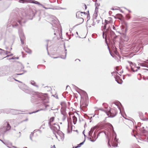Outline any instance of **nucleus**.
Wrapping results in <instances>:
<instances>
[{
  "instance_id": "33",
  "label": "nucleus",
  "mask_w": 148,
  "mask_h": 148,
  "mask_svg": "<svg viewBox=\"0 0 148 148\" xmlns=\"http://www.w3.org/2000/svg\"><path fill=\"white\" fill-rule=\"evenodd\" d=\"M60 9H62V10H66V9L65 8H60Z\"/></svg>"
},
{
  "instance_id": "22",
  "label": "nucleus",
  "mask_w": 148,
  "mask_h": 148,
  "mask_svg": "<svg viewBox=\"0 0 148 148\" xmlns=\"http://www.w3.org/2000/svg\"><path fill=\"white\" fill-rule=\"evenodd\" d=\"M97 13L96 12L95 13H94L93 14V22L94 21H95V20H96L97 19Z\"/></svg>"
},
{
  "instance_id": "43",
  "label": "nucleus",
  "mask_w": 148,
  "mask_h": 148,
  "mask_svg": "<svg viewBox=\"0 0 148 148\" xmlns=\"http://www.w3.org/2000/svg\"><path fill=\"white\" fill-rule=\"evenodd\" d=\"M21 85L23 86L24 87H25V85L22 84H21Z\"/></svg>"
},
{
  "instance_id": "52",
  "label": "nucleus",
  "mask_w": 148,
  "mask_h": 148,
  "mask_svg": "<svg viewBox=\"0 0 148 148\" xmlns=\"http://www.w3.org/2000/svg\"><path fill=\"white\" fill-rule=\"evenodd\" d=\"M121 73H123V72L122 71L121 72H120V73H121Z\"/></svg>"
},
{
  "instance_id": "61",
  "label": "nucleus",
  "mask_w": 148,
  "mask_h": 148,
  "mask_svg": "<svg viewBox=\"0 0 148 148\" xmlns=\"http://www.w3.org/2000/svg\"><path fill=\"white\" fill-rule=\"evenodd\" d=\"M61 38V39H62L63 38Z\"/></svg>"
},
{
  "instance_id": "12",
  "label": "nucleus",
  "mask_w": 148,
  "mask_h": 148,
  "mask_svg": "<svg viewBox=\"0 0 148 148\" xmlns=\"http://www.w3.org/2000/svg\"><path fill=\"white\" fill-rule=\"evenodd\" d=\"M76 17L79 18L81 19V21H82V23L83 22L84 19L81 17L82 16L81 12H77L76 13Z\"/></svg>"
},
{
  "instance_id": "25",
  "label": "nucleus",
  "mask_w": 148,
  "mask_h": 148,
  "mask_svg": "<svg viewBox=\"0 0 148 148\" xmlns=\"http://www.w3.org/2000/svg\"><path fill=\"white\" fill-rule=\"evenodd\" d=\"M24 49L25 51L28 53H32L31 50L29 49H28L24 48Z\"/></svg>"
},
{
  "instance_id": "13",
  "label": "nucleus",
  "mask_w": 148,
  "mask_h": 148,
  "mask_svg": "<svg viewBox=\"0 0 148 148\" xmlns=\"http://www.w3.org/2000/svg\"><path fill=\"white\" fill-rule=\"evenodd\" d=\"M134 120L133 119L130 120L129 119H127L126 122L129 125H134Z\"/></svg>"
},
{
  "instance_id": "32",
  "label": "nucleus",
  "mask_w": 148,
  "mask_h": 148,
  "mask_svg": "<svg viewBox=\"0 0 148 148\" xmlns=\"http://www.w3.org/2000/svg\"><path fill=\"white\" fill-rule=\"evenodd\" d=\"M87 18L88 19L87 21H88L89 20V19L90 18V17L89 14H88L87 15Z\"/></svg>"
},
{
  "instance_id": "23",
  "label": "nucleus",
  "mask_w": 148,
  "mask_h": 148,
  "mask_svg": "<svg viewBox=\"0 0 148 148\" xmlns=\"http://www.w3.org/2000/svg\"><path fill=\"white\" fill-rule=\"evenodd\" d=\"M96 128V127H94L92 128L90 130L89 132V136H90V135H92V134L94 130V129Z\"/></svg>"
},
{
  "instance_id": "5",
  "label": "nucleus",
  "mask_w": 148,
  "mask_h": 148,
  "mask_svg": "<svg viewBox=\"0 0 148 148\" xmlns=\"http://www.w3.org/2000/svg\"><path fill=\"white\" fill-rule=\"evenodd\" d=\"M60 104L61 106V112L63 116V119L64 120L66 119L67 116V115L65 111V109L66 107V103L64 101L62 102Z\"/></svg>"
},
{
  "instance_id": "10",
  "label": "nucleus",
  "mask_w": 148,
  "mask_h": 148,
  "mask_svg": "<svg viewBox=\"0 0 148 148\" xmlns=\"http://www.w3.org/2000/svg\"><path fill=\"white\" fill-rule=\"evenodd\" d=\"M130 66L133 72H135L137 71V70L140 68L139 66H136L135 64H134L132 62L130 63Z\"/></svg>"
},
{
  "instance_id": "26",
  "label": "nucleus",
  "mask_w": 148,
  "mask_h": 148,
  "mask_svg": "<svg viewBox=\"0 0 148 148\" xmlns=\"http://www.w3.org/2000/svg\"><path fill=\"white\" fill-rule=\"evenodd\" d=\"M11 128V127L10 126L9 124V123H7V126L6 127V130H8L10 129Z\"/></svg>"
},
{
  "instance_id": "19",
  "label": "nucleus",
  "mask_w": 148,
  "mask_h": 148,
  "mask_svg": "<svg viewBox=\"0 0 148 148\" xmlns=\"http://www.w3.org/2000/svg\"><path fill=\"white\" fill-rule=\"evenodd\" d=\"M122 26H121L122 27H127V23L125 21H123L122 22Z\"/></svg>"
},
{
  "instance_id": "8",
  "label": "nucleus",
  "mask_w": 148,
  "mask_h": 148,
  "mask_svg": "<svg viewBox=\"0 0 148 148\" xmlns=\"http://www.w3.org/2000/svg\"><path fill=\"white\" fill-rule=\"evenodd\" d=\"M50 128L52 130H54L56 132L59 131L60 129V127L59 125L56 123H54L53 125L50 126Z\"/></svg>"
},
{
  "instance_id": "7",
  "label": "nucleus",
  "mask_w": 148,
  "mask_h": 148,
  "mask_svg": "<svg viewBox=\"0 0 148 148\" xmlns=\"http://www.w3.org/2000/svg\"><path fill=\"white\" fill-rule=\"evenodd\" d=\"M112 132L113 136L111 140L112 145L113 147H116L117 146L118 140L116 138V135L114 130Z\"/></svg>"
},
{
  "instance_id": "35",
  "label": "nucleus",
  "mask_w": 148,
  "mask_h": 148,
  "mask_svg": "<svg viewBox=\"0 0 148 148\" xmlns=\"http://www.w3.org/2000/svg\"><path fill=\"white\" fill-rule=\"evenodd\" d=\"M66 53H65V56L64 57H61V58H63V59H64L66 58Z\"/></svg>"
},
{
  "instance_id": "50",
  "label": "nucleus",
  "mask_w": 148,
  "mask_h": 148,
  "mask_svg": "<svg viewBox=\"0 0 148 148\" xmlns=\"http://www.w3.org/2000/svg\"><path fill=\"white\" fill-rule=\"evenodd\" d=\"M1 140L4 144V143L3 142V141L2 140Z\"/></svg>"
},
{
  "instance_id": "31",
  "label": "nucleus",
  "mask_w": 148,
  "mask_h": 148,
  "mask_svg": "<svg viewBox=\"0 0 148 148\" xmlns=\"http://www.w3.org/2000/svg\"><path fill=\"white\" fill-rule=\"evenodd\" d=\"M118 73V74H119V75H120V74H119V72H113L112 73V74H113V75H115V74H116Z\"/></svg>"
},
{
  "instance_id": "30",
  "label": "nucleus",
  "mask_w": 148,
  "mask_h": 148,
  "mask_svg": "<svg viewBox=\"0 0 148 148\" xmlns=\"http://www.w3.org/2000/svg\"><path fill=\"white\" fill-rule=\"evenodd\" d=\"M41 95H40L39 94H38L37 93H36L35 96L34 97H41L40 96Z\"/></svg>"
},
{
  "instance_id": "51",
  "label": "nucleus",
  "mask_w": 148,
  "mask_h": 148,
  "mask_svg": "<svg viewBox=\"0 0 148 148\" xmlns=\"http://www.w3.org/2000/svg\"><path fill=\"white\" fill-rule=\"evenodd\" d=\"M113 29H114L115 27L114 26H113Z\"/></svg>"
},
{
  "instance_id": "1",
  "label": "nucleus",
  "mask_w": 148,
  "mask_h": 148,
  "mask_svg": "<svg viewBox=\"0 0 148 148\" xmlns=\"http://www.w3.org/2000/svg\"><path fill=\"white\" fill-rule=\"evenodd\" d=\"M18 23L21 26L22 25V23H25L23 19L21 18V19H16L15 18H12L8 19V24L7 25V32L11 33L12 32L13 28H16L18 25Z\"/></svg>"
},
{
  "instance_id": "41",
  "label": "nucleus",
  "mask_w": 148,
  "mask_h": 148,
  "mask_svg": "<svg viewBox=\"0 0 148 148\" xmlns=\"http://www.w3.org/2000/svg\"><path fill=\"white\" fill-rule=\"evenodd\" d=\"M111 10H116V9H115L114 8H112L111 9Z\"/></svg>"
},
{
  "instance_id": "2",
  "label": "nucleus",
  "mask_w": 148,
  "mask_h": 148,
  "mask_svg": "<svg viewBox=\"0 0 148 148\" xmlns=\"http://www.w3.org/2000/svg\"><path fill=\"white\" fill-rule=\"evenodd\" d=\"M80 95L81 96L80 108L83 109L88 106V97L87 93L84 91H82Z\"/></svg>"
},
{
  "instance_id": "16",
  "label": "nucleus",
  "mask_w": 148,
  "mask_h": 148,
  "mask_svg": "<svg viewBox=\"0 0 148 148\" xmlns=\"http://www.w3.org/2000/svg\"><path fill=\"white\" fill-rule=\"evenodd\" d=\"M55 122L54 120V118L53 117H51L49 119V125L50 126L53 125V124Z\"/></svg>"
},
{
  "instance_id": "15",
  "label": "nucleus",
  "mask_w": 148,
  "mask_h": 148,
  "mask_svg": "<svg viewBox=\"0 0 148 148\" xmlns=\"http://www.w3.org/2000/svg\"><path fill=\"white\" fill-rule=\"evenodd\" d=\"M18 33L19 37H24V34L23 30L21 29H20L18 30Z\"/></svg>"
},
{
  "instance_id": "55",
  "label": "nucleus",
  "mask_w": 148,
  "mask_h": 148,
  "mask_svg": "<svg viewBox=\"0 0 148 148\" xmlns=\"http://www.w3.org/2000/svg\"><path fill=\"white\" fill-rule=\"evenodd\" d=\"M69 87V86H66V88H67V87Z\"/></svg>"
},
{
  "instance_id": "40",
  "label": "nucleus",
  "mask_w": 148,
  "mask_h": 148,
  "mask_svg": "<svg viewBox=\"0 0 148 148\" xmlns=\"http://www.w3.org/2000/svg\"><path fill=\"white\" fill-rule=\"evenodd\" d=\"M84 5H85V9L86 10L87 8V6L86 5H85V4H84Z\"/></svg>"
},
{
  "instance_id": "4",
  "label": "nucleus",
  "mask_w": 148,
  "mask_h": 148,
  "mask_svg": "<svg viewBox=\"0 0 148 148\" xmlns=\"http://www.w3.org/2000/svg\"><path fill=\"white\" fill-rule=\"evenodd\" d=\"M105 23L104 26L102 27V30L103 31V37H104V35H105V37H110L109 34V31L108 29H106V25L109 23V22L105 20Z\"/></svg>"
},
{
  "instance_id": "39",
  "label": "nucleus",
  "mask_w": 148,
  "mask_h": 148,
  "mask_svg": "<svg viewBox=\"0 0 148 148\" xmlns=\"http://www.w3.org/2000/svg\"><path fill=\"white\" fill-rule=\"evenodd\" d=\"M43 7L44 8L46 9H51V8H46V7Z\"/></svg>"
},
{
  "instance_id": "29",
  "label": "nucleus",
  "mask_w": 148,
  "mask_h": 148,
  "mask_svg": "<svg viewBox=\"0 0 148 148\" xmlns=\"http://www.w3.org/2000/svg\"><path fill=\"white\" fill-rule=\"evenodd\" d=\"M83 143H84V142H83L81 143L80 144H79V145H78L75 147V148L80 147L81 146V145H82L83 144Z\"/></svg>"
},
{
  "instance_id": "62",
  "label": "nucleus",
  "mask_w": 148,
  "mask_h": 148,
  "mask_svg": "<svg viewBox=\"0 0 148 148\" xmlns=\"http://www.w3.org/2000/svg\"><path fill=\"white\" fill-rule=\"evenodd\" d=\"M65 50L66 51V49H65Z\"/></svg>"
},
{
  "instance_id": "46",
  "label": "nucleus",
  "mask_w": 148,
  "mask_h": 148,
  "mask_svg": "<svg viewBox=\"0 0 148 148\" xmlns=\"http://www.w3.org/2000/svg\"><path fill=\"white\" fill-rule=\"evenodd\" d=\"M12 147L14 148H17L15 147H14V146H12Z\"/></svg>"
},
{
  "instance_id": "47",
  "label": "nucleus",
  "mask_w": 148,
  "mask_h": 148,
  "mask_svg": "<svg viewBox=\"0 0 148 148\" xmlns=\"http://www.w3.org/2000/svg\"><path fill=\"white\" fill-rule=\"evenodd\" d=\"M110 140H109V141H108V145H110V144H109V142L110 141Z\"/></svg>"
},
{
  "instance_id": "17",
  "label": "nucleus",
  "mask_w": 148,
  "mask_h": 148,
  "mask_svg": "<svg viewBox=\"0 0 148 148\" xmlns=\"http://www.w3.org/2000/svg\"><path fill=\"white\" fill-rule=\"evenodd\" d=\"M127 27H121V30L122 31V33L124 35L127 30Z\"/></svg>"
},
{
  "instance_id": "64",
  "label": "nucleus",
  "mask_w": 148,
  "mask_h": 148,
  "mask_svg": "<svg viewBox=\"0 0 148 148\" xmlns=\"http://www.w3.org/2000/svg\"><path fill=\"white\" fill-rule=\"evenodd\" d=\"M1 75V74H0V76Z\"/></svg>"
},
{
  "instance_id": "58",
  "label": "nucleus",
  "mask_w": 148,
  "mask_h": 148,
  "mask_svg": "<svg viewBox=\"0 0 148 148\" xmlns=\"http://www.w3.org/2000/svg\"><path fill=\"white\" fill-rule=\"evenodd\" d=\"M76 33H77V34H78V33H77V32H76Z\"/></svg>"
},
{
  "instance_id": "56",
  "label": "nucleus",
  "mask_w": 148,
  "mask_h": 148,
  "mask_svg": "<svg viewBox=\"0 0 148 148\" xmlns=\"http://www.w3.org/2000/svg\"><path fill=\"white\" fill-rule=\"evenodd\" d=\"M14 59V58H11V59Z\"/></svg>"
},
{
  "instance_id": "28",
  "label": "nucleus",
  "mask_w": 148,
  "mask_h": 148,
  "mask_svg": "<svg viewBox=\"0 0 148 148\" xmlns=\"http://www.w3.org/2000/svg\"><path fill=\"white\" fill-rule=\"evenodd\" d=\"M52 22L55 24L58 23L57 21L55 20H52Z\"/></svg>"
},
{
  "instance_id": "36",
  "label": "nucleus",
  "mask_w": 148,
  "mask_h": 148,
  "mask_svg": "<svg viewBox=\"0 0 148 148\" xmlns=\"http://www.w3.org/2000/svg\"><path fill=\"white\" fill-rule=\"evenodd\" d=\"M81 12L82 13V14H87V13H86V12Z\"/></svg>"
},
{
  "instance_id": "53",
  "label": "nucleus",
  "mask_w": 148,
  "mask_h": 148,
  "mask_svg": "<svg viewBox=\"0 0 148 148\" xmlns=\"http://www.w3.org/2000/svg\"><path fill=\"white\" fill-rule=\"evenodd\" d=\"M22 74H18V75H21Z\"/></svg>"
},
{
  "instance_id": "57",
  "label": "nucleus",
  "mask_w": 148,
  "mask_h": 148,
  "mask_svg": "<svg viewBox=\"0 0 148 148\" xmlns=\"http://www.w3.org/2000/svg\"><path fill=\"white\" fill-rule=\"evenodd\" d=\"M114 37H117V36H115Z\"/></svg>"
},
{
  "instance_id": "14",
  "label": "nucleus",
  "mask_w": 148,
  "mask_h": 148,
  "mask_svg": "<svg viewBox=\"0 0 148 148\" xmlns=\"http://www.w3.org/2000/svg\"><path fill=\"white\" fill-rule=\"evenodd\" d=\"M138 65L148 68V60L144 61L143 63H139Z\"/></svg>"
},
{
  "instance_id": "42",
  "label": "nucleus",
  "mask_w": 148,
  "mask_h": 148,
  "mask_svg": "<svg viewBox=\"0 0 148 148\" xmlns=\"http://www.w3.org/2000/svg\"><path fill=\"white\" fill-rule=\"evenodd\" d=\"M97 9H98V8H97V6L96 7L95 12L96 11V10Z\"/></svg>"
},
{
  "instance_id": "59",
  "label": "nucleus",
  "mask_w": 148,
  "mask_h": 148,
  "mask_svg": "<svg viewBox=\"0 0 148 148\" xmlns=\"http://www.w3.org/2000/svg\"><path fill=\"white\" fill-rule=\"evenodd\" d=\"M24 148H27V147H24Z\"/></svg>"
},
{
  "instance_id": "3",
  "label": "nucleus",
  "mask_w": 148,
  "mask_h": 148,
  "mask_svg": "<svg viewBox=\"0 0 148 148\" xmlns=\"http://www.w3.org/2000/svg\"><path fill=\"white\" fill-rule=\"evenodd\" d=\"M120 104L119 103H115L113 104L112 106L114 107L115 109H112L109 111V112L108 113V116L111 117L114 116L117 114V109L120 110V112H121L119 106Z\"/></svg>"
},
{
  "instance_id": "60",
  "label": "nucleus",
  "mask_w": 148,
  "mask_h": 148,
  "mask_svg": "<svg viewBox=\"0 0 148 148\" xmlns=\"http://www.w3.org/2000/svg\"><path fill=\"white\" fill-rule=\"evenodd\" d=\"M110 11L109 12V13H110Z\"/></svg>"
},
{
  "instance_id": "21",
  "label": "nucleus",
  "mask_w": 148,
  "mask_h": 148,
  "mask_svg": "<svg viewBox=\"0 0 148 148\" xmlns=\"http://www.w3.org/2000/svg\"><path fill=\"white\" fill-rule=\"evenodd\" d=\"M20 40L22 44H25V38H20Z\"/></svg>"
},
{
  "instance_id": "24",
  "label": "nucleus",
  "mask_w": 148,
  "mask_h": 148,
  "mask_svg": "<svg viewBox=\"0 0 148 148\" xmlns=\"http://www.w3.org/2000/svg\"><path fill=\"white\" fill-rule=\"evenodd\" d=\"M31 84L34 86H36L37 87H38V86L36 84V83L34 81H32L31 82Z\"/></svg>"
},
{
  "instance_id": "45",
  "label": "nucleus",
  "mask_w": 148,
  "mask_h": 148,
  "mask_svg": "<svg viewBox=\"0 0 148 148\" xmlns=\"http://www.w3.org/2000/svg\"><path fill=\"white\" fill-rule=\"evenodd\" d=\"M0 51H4L2 49H0Z\"/></svg>"
},
{
  "instance_id": "37",
  "label": "nucleus",
  "mask_w": 148,
  "mask_h": 148,
  "mask_svg": "<svg viewBox=\"0 0 148 148\" xmlns=\"http://www.w3.org/2000/svg\"><path fill=\"white\" fill-rule=\"evenodd\" d=\"M33 136V134H32V133L31 134H30V138L31 139H31V137L32 136Z\"/></svg>"
},
{
  "instance_id": "20",
  "label": "nucleus",
  "mask_w": 148,
  "mask_h": 148,
  "mask_svg": "<svg viewBox=\"0 0 148 148\" xmlns=\"http://www.w3.org/2000/svg\"><path fill=\"white\" fill-rule=\"evenodd\" d=\"M72 119L74 124H75L77 120V118L75 116H73L72 117Z\"/></svg>"
},
{
  "instance_id": "6",
  "label": "nucleus",
  "mask_w": 148,
  "mask_h": 148,
  "mask_svg": "<svg viewBox=\"0 0 148 148\" xmlns=\"http://www.w3.org/2000/svg\"><path fill=\"white\" fill-rule=\"evenodd\" d=\"M54 134L56 138L59 140H63L64 136L63 133L61 131H58L56 132H54Z\"/></svg>"
},
{
  "instance_id": "54",
  "label": "nucleus",
  "mask_w": 148,
  "mask_h": 148,
  "mask_svg": "<svg viewBox=\"0 0 148 148\" xmlns=\"http://www.w3.org/2000/svg\"><path fill=\"white\" fill-rule=\"evenodd\" d=\"M15 80L16 81H18V82H19V81H18V80H17L15 79Z\"/></svg>"
},
{
  "instance_id": "18",
  "label": "nucleus",
  "mask_w": 148,
  "mask_h": 148,
  "mask_svg": "<svg viewBox=\"0 0 148 148\" xmlns=\"http://www.w3.org/2000/svg\"><path fill=\"white\" fill-rule=\"evenodd\" d=\"M115 80L119 84H121L123 82V81L121 79H119V77L117 76L116 77H115Z\"/></svg>"
},
{
  "instance_id": "11",
  "label": "nucleus",
  "mask_w": 148,
  "mask_h": 148,
  "mask_svg": "<svg viewBox=\"0 0 148 148\" xmlns=\"http://www.w3.org/2000/svg\"><path fill=\"white\" fill-rule=\"evenodd\" d=\"M97 135L95 133L93 134V136H92V135H90V136H89V138L90 140L92 142L95 141L98 137Z\"/></svg>"
},
{
  "instance_id": "48",
  "label": "nucleus",
  "mask_w": 148,
  "mask_h": 148,
  "mask_svg": "<svg viewBox=\"0 0 148 148\" xmlns=\"http://www.w3.org/2000/svg\"><path fill=\"white\" fill-rule=\"evenodd\" d=\"M99 20H98V21L97 20V22L98 23H99Z\"/></svg>"
},
{
  "instance_id": "27",
  "label": "nucleus",
  "mask_w": 148,
  "mask_h": 148,
  "mask_svg": "<svg viewBox=\"0 0 148 148\" xmlns=\"http://www.w3.org/2000/svg\"><path fill=\"white\" fill-rule=\"evenodd\" d=\"M126 17L127 19H129L130 18V16L129 14H127L126 15Z\"/></svg>"
},
{
  "instance_id": "9",
  "label": "nucleus",
  "mask_w": 148,
  "mask_h": 148,
  "mask_svg": "<svg viewBox=\"0 0 148 148\" xmlns=\"http://www.w3.org/2000/svg\"><path fill=\"white\" fill-rule=\"evenodd\" d=\"M54 35H55V37L57 36L58 37H62V31L60 30V31L57 29H55L54 30Z\"/></svg>"
},
{
  "instance_id": "49",
  "label": "nucleus",
  "mask_w": 148,
  "mask_h": 148,
  "mask_svg": "<svg viewBox=\"0 0 148 148\" xmlns=\"http://www.w3.org/2000/svg\"><path fill=\"white\" fill-rule=\"evenodd\" d=\"M110 126L111 127H112V128H113V127H112V125H110Z\"/></svg>"
},
{
  "instance_id": "34",
  "label": "nucleus",
  "mask_w": 148,
  "mask_h": 148,
  "mask_svg": "<svg viewBox=\"0 0 148 148\" xmlns=\"http://www.w3.org/2000/svg\"><path fill=\"white\" fill-rule=\"evenodd\" d=\"M42 110V109H40V110H37V111H36L35 112H32V113H36V112H37L39 111H40V110ZM29 114H31V113H30Z\"/></svg>"
},
{
  "instance_id": "38",
  "label": "nucleus",
  "mask_w": 148,
  "mask_h": 148,
  "mask_svg": "<svg viewBox=\"0 0 148 148\" xmlns=\"http://www.w3.org/2000/svg\"><path fill=\"white\" fill-rule=\"evenodd\" d=\"M105 41H106V43L108 45V42L107 41V39H106V38H105Z\"/></svg>"
},
{
  "instance_id": "44",
  "label": "nucleus",
  "mask_w": 148,
  "mask_h": 148,
  "mask_svg": "<svg viewBox=\"0 0 148 148\" xmlns=\"http://www.w3.org/2000/svg\"><path fill=\"white\" fill-rule=\"evenodd\" d=\"M52 148H56L55 147V145H53V147Z\"/></svg>"
},
{
  "instance_id": "63",
  "label": "nucleus",
  "mask_w": 148,
  "mask_h": 148,
  "mask_svg": "<svg viewBox=\"0 0 148 148\" xmlns=\"http://www.w3.org/2000/svg\"><path fill=\"white\" fill-rule=\"evenodd\" d=\"M129 12H131V11H129Z\"/></svg>"
}]
</instances>
